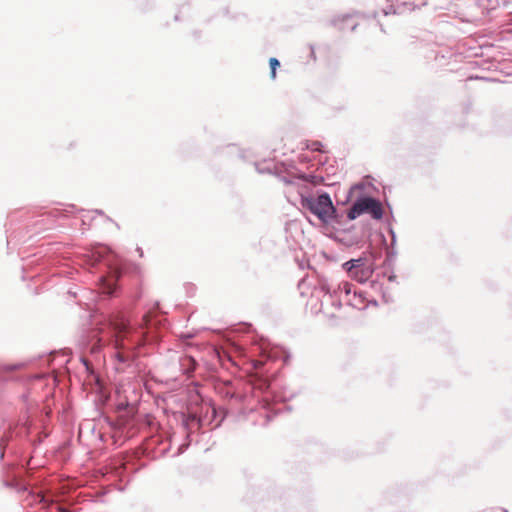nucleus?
Wrapping results in <instances>:
<instances>
[{
  "label": "nucleus",
  "instance_id": "obj_5",
  "mask_svg": "<svg viewBox=\"0 0 512 512\" xmlns=\"http://www.w3.org/2000/svg\"><path fill=\"white\" fill-rule=\"evenodd\" d=\"M334 25L339 29V30H344L345 27H350L351 30H355V28L357 27V22L350 16H346V17H343L341 20H336L334 22Z\"/></svg>",
  "mask_w": 512,
  "mask_h": 512
},
{
  "label": "nucleus",
  "instance_id": "obj_8",
  "mask_svg": "<svg viewBox=\"0 0 512 512\" xmlns=\"http://www.w3.org/2000/svg\"><path fill=\"white\" fill-rule=\"evenodd\" d=\"M361 277L358 276V271H355L354 274H353V277L359 281H362L363 280V277L367 278L369 276L370 273H365L363 270L361 271Z\"/></svg>",
  "mask_w": 512,
  "mask_h": 512
},
{
  "label": "nucleus",
  "instance_id": "obj_1",
  "mask_svg": "<svg viewBox=\"0 0 512 512\" xmlns=\"http://www.w3.org/2000/svg\"><path fill=\"white\" fill-rule=\"evenodd\" d=\"M111 325L114 334L113 344L116 350L115 358L118 362L116 369L118 371H123L135 357V354L131 351V347L126 343L129 340L128 327L124 320H117Z\"/></svg>",
  "mask_w": 512,
  "mask_h": 512
},
{
  "label": "nucleus",
  "instance_id": "obj_2",
  "mask_svg": "<svg viewBox=\"0 0 512 512\" xmlns=\"http://www.w3.org/2000/svg\"><path fill=\"white\" fill-rule=\"evenodd\" d=\"M303 207L309 209L323 223H328L335 214V207L328 194H321L317 198H306L302 201Z\"/></svg>",
  "mask_w": 512,
  "mask_h": 512
},
{
  "label": "nucleus",
  "instance_id": "obj_3",
  "mask_svg": "<svg viewBox=\"0 0 512 512\" xmlns=\"http://www.w3.org/2000/svg\"><path fill=\"white\" fill-rule=\"evenodd\" d=\"M364 213L370 214L374 219H381L383 210L380 202L370 197L362 198L352 205L348 218L353 220Z\"/></svg>",
  "mask_w": 512,
  "mask_h": 512
},
{
  "label": "nucleus",
  "instance_id": "obj_7",
  "mask_svg": "<svg viewBox=\"0 0 512 512\" xmlns=\"http://www.w3.org/2000/svg\"><path fill=\"white\" fill-rule=\"evenodd\" d=\"M270 68H271V78H276V69L280 66L279 61L276 58H270L269 60Z\"/></svg>",
  "mask_w": 512,
  "mask_h": 512
},
{
  "label": "nucleus",
  "instance_id": "obj_4",
  "mask_svg": "<svg viewBox=\"0 0 512 512\" xmlns=\"http://www.w3.org/2000/svg\"><path fill=\"white\" fill-rule=\"evenodd\" d=\"M118 278H119V272L116 270L113 271L109 276L102 277L101 281H100V289H101L102 293L112 294L115 289V285H116Z\"/></svg>",
  "mask_w": 512,
  "mask_h": 512
},
{
  "label": "nucleus",
  "instance_id": "obj_6",
  "mask_svg": "<svg viewBox=\"0 0 512 512\" xmlns=\"http://www.w3.org/2000/svg\"><path fill=\"white\" fill-rule=\"evenodd\" d=\"M363 264V260L359 259H351L343 264L344 269L348 272H352L353 269L360 267Z\"/></svg>",
  "mask_w": 512,
  "mask_h": 512
},
{
  "label": "nucleus",
  "instance_id": "obj_9",
  "mask_svg": "<svg viewBox=\"0 0 512 512\" xmlns=\"http://www.w3.org/2000/svg\"><path fill=\"white\" fill-rule=\"evenodd\" d=\"M150 318H151V314H146V315H144V317H143L144 325H145L147 328L150 326Z\"/></svg>",
  "mask_w": 512,
  "mask_h": 512
}]
</instances>
